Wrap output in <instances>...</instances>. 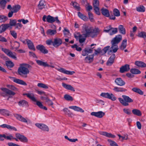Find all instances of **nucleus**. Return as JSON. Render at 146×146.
<instances>
[{"mask_svg": "<svg viewBox=\"0 0 146 146\" xmlns=\"http://www.w3.org/2000/svg\"><path fill=\"white\" fill-rule=\"evenodd\" d=\"M132 112L133 114L138 116H140L142 114L141 111L137 109H133L132 110Z\"/></svg>", "mask_w": 146, "mask_h": 146, "instance_id": "39", "label": "nucleus"}, {"mask_svg": "<svg viewBox=\"0 0 146 146\" xmlns=\"http://www.w3.org/2000/svg\"><path fill=\"white\" fill-rule=\"evenodd\" d=\"M46 102L47 103L48 105L52 107V106L53 104V103L51 100L48 99H46Z\"/></svg>", "mask_w": 146, "mask_h": 146, "instance_id": "63", "label": "nucleus"}, {"mask_svg": "<svg viewBox=\"0 0 146 146\" xmlns=\"http://www.w3.org/2000/svg\"><path fill=\"white\" fill-rule=\"evenodd\" d=\"M0 113L1 114L4 115H7L9 116L10 115V112L8 110L5 109H0Z\"/></svg>", "mask_w": 146, "mask_h": 146, "instance_id": "35", "label": "nucleus"}, {"mask_svg": "<svg viewBox=\"0 0 146 146\" xmlns=\"http://www.w3.org/2000/svg\"><path fill=\"white\" fill-rule=\"evenodd\" d=\"M64 99L67 101H72L73 100V98L72 97L68 94H65L64 96Z\"/></svg>", "mask_w": 146, "mask_h": 146, "instance_id": "51", "label": "nucleus"}, {"mask_svg": "<svg viewBox=\"0 0 146 146\" xmlns=\"http://www.w3.org/2000/svg\"><path fill=\"white\" fill-rule=\"evenodd\" d=\"M10 32L11 35L13 36V37L15 38H17V33L15 31H11Z\"/></svg>", "mask_w": 146, "mask_h": 146, "instance_id": "64", "label": "nucleus"}, {"mask_svg": "<svg viewBox=\"0 0 146 146\" xmlns=\"http://www.w3.org/2000/svg\"><path fill=\"white\" fill-rule=\"evenodd\" d=\"M7 87L9 89L14 91L17 90V88L12 85H7Z\"/></svg>", "mask_w": 146, "mask_h": 146, "instance_id": "58", "label": "nucleus"}, {"mask_svg": "<svg viewBox=\"0 0 146 146\" xmlns=\"http://www.w3.org/2000/svg\"><path fill=\"white\" fill-rule=\"evenodd\" d=\"M100 96L105 98L110 99L113 101H115L116 99V97L112 93L102 92L100 94Z\"/></svg>", "mask_w": 146, "mask_h": 146, "instance_id": "8", "label": "nucleus"}, {"mask_svg": "<svg viewBox=\"0 0 146 146\" xmlns=\"http://www.w3.org/2000/svg\"><path fill=\"white\" fill-rule=\"evenodd\" d=\"M115 83L118 86H122L124 85L125 82L121 78H116L115 80Z\"/></svg>", "mask_w": 146, "mask_h": 146, "instance_id": "18", "label": "nucleus"}, {"mask_svg": "<svg viewBox=\"0 0 146 146\" xmlns=\"http://www.w3.org/2000/svg\"><path fill=\"white\" fill-rule=\"evenodd\" d=\"M77 34H79V42L80 43H82L85 41L86 38H82V35L80 34L79 33H77Z\"/></svg>", "mask_w": 146, "mask_h": 146, "instance_id": "55", "label": "nucleus"}, {"mask_svg": "<svg viewBox=\"0 0 146 146\" xmlns=\"http://www.w3.org/2000/svg\"><path fill=\"white\" fill-rule=\"evenodd\" d=\"M46 21L50 23H52L56 21V22L60 24L61 22L58 19V17H56L54 18L50 15H48L46 18Z\"/></svg>", "mask_w": 146, "mask_h": 146, "instance_id": "10", "label": "nucleus"}, {"mask_svg": "<svg viewBox=\"0 0 146 146\" xmlns=\"http://www.w3.org/2000/svg\"><path fill=\"white\" fill-rule=\"evenodd\" d=\"M36 48L44 54H47L48 52V50L46 49L45 47L42 45L39 44L36 46Z\"/></svg>", "mask_w": 146, "mask_h": 146, "instance_id": "15", "label": "nucleus"}, {"mask_svg": "<svg viewBox=\"0 0 146 146\" xmlns=\"http://www.w3.org/2000/svg\"><path fill=\"white\" fill-rule=\"evenodd\" d=\"M7 55L8 56L14 59L17 60V57L15 56L16 54L15 52L13 53L11 51Z\"/></svg>", "mask_w": 146, "mask_h": 146, "instance_id": "50", "label": "nucleus"}, {"mask_svg": "<svg viewBox=\"0 0 146 146\" xmlns=\"http://www.w3.org/2000/svg\"><path fill=\"white\" fill-rule=\"evenodd\" d=\"M8 19V17L4 15H0V22L4 23Z\"/></svg>", "mask_w": 146, "mask_h": 146, "instance_id": "45", "label": "nucleus"}, {"mask_svg": "<svg viewBox=\"0 0 146 146\" xmlns=\"http://www.w3.org/2000/svg\"><path fill=\"white\" fill-rule=\"evenodd\" d=\"M127 45V40L126 39L123 40L120 46L121 50H123L126 48Z\"/></svg>", "mask_w": 146, "mask_h": 146, "instance_id": "31", "label": "nucleus"}, {"mask_svg": "<svg viewBox=\"0 0 146 146\" xmlns=\"http://www.w3.org/2000/svg\"><path fill=\"white\" fill-rule=\"evenodd\" d=\"M130 71L132 74H139L141 73L140 71L136 68H132Z\"/></svg>", "mask_w": 146, "mask_h": 146, "instance_id": "40", "label": "nucleus"}, {"mask_svg": "<svg viewBox=\"0 0 146 146\" xmlns=\"http://www.w3.org/2000/svg\"><path fill=\"white\" fill-rule=\"evenodd\" d=\"M7 1L5 0H0V7L3 9H4L6 4Z\"/></svg>", "mask_w": 146, "mask_h": 146, "instance_id": "42", "label": "nucleus"}, {"mask_svg": "<svg viewBox=\"0 0 146 146\" xmlns=\"http://www.w3.org/2000/svg\"><path fill=\"white\" fill-rule=\"evenodd\" d=\"M46 33L47 35H53L56 33V31L55 29H48Z\"/></svg>", "mask_w": 146, "mask_h": 146, "instance_id": "41", "label": "nucleus"}, {"mask_svg": "<svg viewBox=\"0 0 146 146\" xmlns=\"http://www.w3.org/2000/svg\"><path fill=\"white\" fill-rule=\"evenodd\" d=\"M95 52L94 54L97 55L99 53H101L102 54V50H101V48H98L97 50L95 49Z\"/></svg>", "mask_w": 146, "mask_h": 146, "instance_id": "60", "label": "nucleus"}, {"mask_svg": "<svg viewBox=\"0 0 146 146\" xmlns=\"http://www.w3.org/2000/svg\"><path fill=\"white\" fill-rule=\"evenodd\" d=\"M110 47V46H108L105 47L102 50V54H103L106 53L107 51L109 49Z\"/></svg>", "mask_w": 146, "mask_h": 146, "instance_id": "59", "label": "nucleus"}, {"mask_svg": "<svg viewBox=\"0 0 146 146\" xmlns=\"http://www.w3.org/2000/svg\"><path fill=\"white\" fill-rule=\"evenodd\" d=\"M26 40L29 48L30 50L35 51V47L32 41L28 39H26Z\"/></svg>", "mask_w": 146, "mask_h": 146, "instance_id": "19", "label": "nucleus"}, {"mask_svg": "<svg viewBox=\"0 0 146 146\" xmlns=\"http://www.w3.org/2000/svg\"><path fill=\"white\" fill-rule=\"evenodd\" d=\"M99 133L100 135L105 136L108 137L114 138L115 137V135H114L111 133H109L106 132L100 131H99Z\"/></svg>", "mask_w": 146, "mask_h": 146, "instance_id": "25", "label": "nucleus"}, {"mask_svg": "<svg viewBox=\"0 0 146 146\" xmlns=\"http://www.w3.org/2000/svg\"><path fill=\"white\" fill-rule=\"evenodd\" d=\"M99 3L98 0H94L93 3L94 7H98Z\"/></svg>", "mask_w": 146, "mask_h": 146, "instance_id": "61", "label": "nucleus"}, {"mask_svg": "<svg viewBox=\"0 0 146 146\" xmlns=\"http://www.w3.org/2000/svg\"><path fill=\"white\" fill-rule=\"evenodd\" d=\"M123 98H118V100L120 103L124 106H127L129 105V103H131L133 102V100L129 96L123 95L122 96Z\"/></svg>", "mask_w": 146, "mask_h": 146, "instance_id": "5", "label": "nucleus"}, {"mask_svg": "<svg viewBox=\"0 0 146 146\" xmlns=\"http://www.w3.org/2000/svg\"><path fill=\"white\" fill-rule=\"evenodd\" d=\"M13 115L17 119L21 122L26 123L27 124L31 123V121L30 119L27 118L26 119L20 115L14 114Z\"/></svg>", "mask_w": 146, "mask_h": 146, "instance_id": "7", "label": "nucleus"}, {"mask_svg": "<svg viewBox=\"0 0 146 146\" xmlns=\"http://www.w3.org/2000/svg\"><path fill=\"white\" fill-rule=\"evenodd\" d=\"M94 48V47H88L85 48L82 51V55L85 56L88 55L89 54L92 53L93 52V49Z\"/></svg>", "mask_w": 146, "mask_h": 146, "instance_id": "11", "label": "nucleus"}, {"mask_svg": "<svg viewBox=\"0 0 146 146\" xmlns=\"http://www.w3.org/2000/svg\"><path fill=\"white\" fill-rule=\"evenodd\" d=\"M69 108L73 109L75 111H80L82 113L84 112V110L82 108L76 106H70L69 107Z\"/></svg>", "mask_w": 146, "mask_h": 146, "instance_id": "27", "label": "nucleus"}, {"mask_svg": "<svg viewBox=\"0 0 146 146\" xmlns=\"http://www.w3.org/2000/svg\"><path fill=\"white\" fill-rule=\"evenodd\" d=\"M132 90L134 92L137 93L141 95H143V92L140 89L137 88H133L132 89Z\"/></svg>", "mask_w": 146, "mask_h": 146, "instance_id": "36", "label": "nucleus"}, {"mask_svg": "<svg viewBox=\"0 0 146 146\" xmlns=\"http://www.w3.org/2000/svg\"><path fill=\"white\" fill-rule=\"evenodd\" d=\"M122 39V36L121 35H118L113 38L111 41V46L110 48L111 49L110 50V52L115 53L118 50L117 44L120 42Z\"/></svg>", "mask_w": 146, "mask_h": 146, "instance_id": "3", "label": "nucleus"}, {"mask_svg": "<svg viewBox=\"0 0 146 146\" xmlns=\"http://www.w3.org/2000/svg\"><path fill=\"white\" fill-rule=\"evenodd\" d=\"M58 70L63 73L69 75H72L75 73L74 71L67 70L63 68L58 69Z\"/></svg>", "mask_w": 146, "mask_h": 146, "instance_id": "22", "label": "nucleus"}, {"mask_svg": "<svg viewBox=\"0 0 146 146\" xmlns=\"http://www.w3.org/2000/svg\"><path fill=\"white\" fill-rule=\"evenodd\" d=\"M91 115H92L100 118L104 116L105 115V113L102 111H100L98 112H92L91 113Z\"/></svg>", "mask_w": 146, "mask_h": 146, "instance_id": "16", "label": "nucleus"}, {"mask_svg": "<svg viewBox=\"0 0 146 146\" xmlns=\"http://www.w3.org/2000/svg\"><path fill=\"white\" fill-rule=\"evenodd\" d=\"M11 80L13 81L14 82L20 84L24 86H27V83L23 80L17 79L15 77H9Z\"/></svg>", "mask_w": 146, "mask_h": 146, "instance_id": "13", "label": "nucleus"}, {"mask_svg": "<svg viewBox=\"0 0 146 146\" xmlns=\"http://www.w3.org/2000/svg\"><path fill=\"white\" fill-rule=\"evenodd\" d=\"M18 104L20 106H29L28 102L24 100H22L19 101L18 102Z\"/></svg>", "mask_w": 146, "mask_h": 146, "instance_id": "29", "label": "nucleus"}, {"mask_svg": "<svg viewBox=\"0 0 146 146\" xmlns=\"http://www.w3.org/2000/svg\"><path fill=\"white\" fill-rule=\"evenodd\" d=\"M44 2L43 1H40L39 4L38 5V7L39 9H42L44 8Z\"/></svg>", "mask_w": 146, "mask_h": 146, "instance_id": "46", "label": "nucleus"}, {"mask_svg": "<svg viewBox=\"0 0 146 146\" xmlns=\"http://www.w3.org/2000/svg\"><path fill=\"white\" fill-rule=\"evenodd\" d=\"M115 58V55L114 54H113L109 58L107 63V66H110L114 62V60Z\"/></svg>", "mask_w": 146, "mask_h": 146, "instance_id": "17", "label": "nucleus"}, {"mask_svg": "<svg viewBox=\"0 0 146 146\" xmlns=\"http://www.w3.org/2000/svg\"><path fill=\"white\" fill-rule=\"evenodd\" d=\"M62 86L66 89L70 90L73 92L75 91V90L74 88L71 85L68 84L64 83H62Z\"/></svg>", "mask_w": 146, "mask_h": 146, "instance_id": "26", "label": "nucleus"}, {"mask_svg": "<svg viewBox=\"0 0 146 146\" xmlns=\"http://www.w3.org/2000/svg\"><path fill=\"white\" fill-rule=\"evenodd\" d=\"M0 89L2 91L0 92V95L4 97H5L8 95L13 96L15 94V92L8 88H2Z\"/></svg>", "mask_w": 146, "mask_h": 146, "instance_id": "6", "label": "nucleus"}, {"mask_svg": "<svg viewBox=\"0 0 146 146\" xmlns=\"http://www.w3.org/2000/svg\"><path fill=\"white\" fill-rule=\"evenodd\" d=\"M102 14L104 16L108 17L110 16V13L109 10L107 9L103 8L101 9Z\"/></svg>", "mask_w": 146, "mask_h": 146, "instance_id": "28", "label": "nucleus"}, {"mask_svg": "<svg viewBox=\"0 0 146 146\" xmlns=\"http://www.w3.org/2000/svg\"><path fill=\"white\" fill-rule=\"evenodd\" d=\"M108 141L110 143L111 146H119L114 141H112L110 139H108Z\"/></svg>", "mask_w": 146, "mask_h": 146, "instance_id": "54", "label": "nucleus"}, {"mask_svg": "<svg viewBox=\"0 0 146 146\" xmlns=\"http://www.w3.org/2000/svg\"><path fill=\"white\" fill-rule=\"evenodd\" d=\"M137 11L140 12H143L145 11V8L143 5H140L139 7H137Z\"/></svg>", "mask_w": 146, "mask_h": 146, "instance_id": "44", "label": "nucleus"}, {"mask_svg": "<svg viewBox=\"0 0 146 146\" xmlns=\"http://www.w3.org/2000/svg\"><path fill=\"white\" fill-rule=\"evenodd\" d=\"M31 67L30 65L26 63L20 64L17 70V74L21 77L27 78V75L30 72L28 68Z\"/></svg>", "mask_w": 146, "mask_h": 146, "instance_id": "2", "label": "nucleus"}, {"mask_svg": "<svg viewBox=\"0 0 146 146\" xmlns=\"http://www.w3.org/2000/svg\"><path fill=\"white\" fill-rule=\"evenodd\" d=\"M15 136L16 138H14L11 135L8 136H6L4 134H0V141H3L4 140V139H5L9 140L14 139L17 141H18L19 139L23 143H27L28 141V139L27 137L19 133H17L15 134Z\"/></svg>", "mask_w": 146, "mask_h": 146, "instance_id": "1", "label": "nucleus"}, {"mask_svg": "<svg viewBox=\"0 0 146 146\" xmlns=\"http://www.w3.org/2000/svg\"><path fill=\"white\" fill-rule=\"evenodd\" d=\"M35 125L38 128L44 131H49V129L48 127L44 124L36 123Z\"/></svg>", "mask_w": 146, "mask_h": 146, "instance_id": "14", "label": "nucleus"}, {"mask_svg": "<svg viewBox=\"0 0 146 146\" xmlns=\"http://www.w3.org/2000/svg\"><path fill=\"white\" fill-rule=\"evenodd\" d=\"M118 29L120 33L123 35H125L126 33V30L124 26L121 25L119 26Z\"/></svg>", "mask_w": 146, "mask_h": 146, "instance_id": "30", "label": "nucleus"}, {"mask_svg": "<svg viewBox=\"0 0 146 146\" xmlns=\"http://www.w3.org/2000/svg\"><path fill=\"white\" fill-rule=\"evenodd\" d=\"M99 32V29L98 28H96L94 29H92V32L90 34V36L93 38L96 36Z\"/></svg>", "mask_w": 146, "mask_h": 146, "instance_id": "23", "label": "nucleus"}, {"mask_svg": "<svg viewBox=\"0 0 146 146\" xmlns=\"http://www.w3.org/2000/svg\"><path fill=\"white\" fill-rule=\"evenodd\" d=\"M129 69V65L128 64H126L120 68L119 71L121 73H123L125 72L128 71Z\"/></svg>", "mask_w": 146, "mask_h": 146, "instance_id": "20", "label": "nucleus"}, {"mask_svg": "<svg viewBox=\"0 0 146 146\" xmlns=\"http://www.w3.org/2000/svg\"><path fill=\"white\" fill-rule=\"evenodd\" d=\"M24 95H26L27 97L31 99L33 101L36 102V105L41 109H44L45 110H47V108L43 106L42 103L39 101H37L34 95L32 93H25L23 94Z\"/></svg>", "mask_w": 146, "mask_h": 146, "instance_id": "4", "label": "nucleus"}, {"mask_svg": "<svg viewBox=\"0 0 146 146\" xmlns=\"http://www.w3.org/2000/svg\"><path fill=\"white\" fill-rule=\"evenodd\" d=\"M78 16L83 20L87 21L88 20V17L81 13L78 12Z\"/></svg>", "mask_w": 146, "mask_h": 146, "instance_id": "38", "label": "nucleus"}, {"mask_svg": "<svg viewBox=\"0 0 146 146\" xmlns=\"http://www.w3.org/2000/svg\"><path fill=\"white\" fill-rule=\"evenodd\" d=\"M36 61L37 64L39 66H43L44 67H46V66H48V64L46 62H44L39 60H36Z\"/></svg>", "mask_w": 146, "mask_h": 146, "instance_id": "32", "label": "nucleus"}, {"mask_svg": "<svg viewBox=\"0 0 146 146\" xmlns=\"http://www.w3.org/2000/svg\"><path fill=\"white\" fill-rule=\"evenodd\" d=\"M10 27L9 24H3L0 26V34L5 31L6 30Z\"/></svg>", "mask_w": 146, "mask_h": 146, "instance_id": "24", "label": "nucleus"}, {"mask_svg": "<svg viewBox=\"0 0 146 146\" xmlns=\"http://www.w3.org/2000/svg\"><path fill=\"white\" fill-rule=\"evenodd\" d=\"M89 18L91 22H94V19L93 18V15L92 13L89 11L88 12Z\"/></svg>", "mask_w": 146, "mask_h": 146, "instance_id": "56", "label": "nucleus"}, {"mask_svg": "<svg viewBox=\"0 0 146 146\" xmlns=\"http://www.w3.org/2000/svg\"><path fill=\"white\" fill-rule=\"evenodd\" d=\"M62 43V41L61 38L56 37L54 39L53 46L55 48H58Z\"/></svg>", "mask_w": 146, "mask_h": 146, "instance_id": "12", "label": "nucleus"}, {"mask_svg": "<svg viewBox=\"0 0 146 146\" xmlns=\"http://www.w3.org/2000/svg\"><path fill=\"white\" fill-rule=\"evenodd\" d=\"M37 86L40 88H42L45 89H48V86L44 84L41 83H38L37 84Z\"/></svg>", "mask_w": 146, "mask_h": 146, "instance_id": "57", "label": "nucleus"}, {"mask_svg": "<svg viewBox=\"0 0 146 146\" xmlns=\"http://www.w3.org/2000/svg\"><path fill=\"white\" fill-rule=\"evenodd\" d=\"M5 64L8 68H12L14 66V63L11 61H6Z\"/></svg>", "mask_w": 146, "mask_h": 146, "instance_id": "43", "label": "nucleus"}, {"mask_svg": "<svg viewBox=\"0 0 146 146\" xmlns=\"http://www.w3.org/2000/svg\"><path fill=\"white\" fill-rule=\"evenodd\" d=\"M135 64L141 67H146V64L144 62L139 61H137L135 62Z\"/></svg>", "mask_w": 146, "mask_h": 146, "instance_id": "34", "label": "nucleus"}, {"mask_svg": "<svg viewBox=\"0 0 146 146\" xmlns=\"http://www.w3.org/2000/svg\"><path fill=\"white\" fill-rule=\"evenodd\" d=\"M92 30V29L91 27L88 26L85 27L83 29V32L84 34L83 35L85 37H90Z\"/></svg>", "mask_w": 146, "mask_h": 146, "instance_id": "9", "label": "nucleus"}, {"mask_svg": "<svg viewBox=\"0 0 146 146\" xmlns=\"http://www.w3.org/2000/svg\"><path fill=\"white\" fill-rule=\"evenodd\" d=\"M113 12L115 16L119 17L120 16V12L118 9L116 8L114 9Z\"/></svg>", "mask_w": 146, "mask_h": 146, "instance_id": "53", "label": "nucleus"}, {"mask_svg": "<svg viewBox=\"0 0 146 146\" xmlns=\"http://www.w3.org/2000/svg\"><path fill=\"white\" fill-rule=\"evenodd\" d=\"M94 54L88 55L85 58L84 60L86 62L90 63L94 60Z\"/></svg>", "mask_w": 146, "mask_h": 146, "instance_id": "21", "label": "nucleus"}, {"mask_svg": "<svg viewBox=\"0 0 146 146\" xmlns=\"http://www.w3.org/2000/svg\"><path fill=\"white\" fill-rule=\"evenodd\" d=\"M123 110L125 113L127 115H130L131 114V111L129 109L124 108Z\"/></svg>", "mask_w": 146, "mask_h": 146, "instance_id": "62", "label": "nucleus"}, {"mask_svg": "<svg viewBox=\"0 0 146 146\" xmlns=\"http://www.w3.org/2000/svg\"><path fill=\"white\" fill-rule=\"evenodd\" d=\"M113 90L116 92H124L127 90L126 89L116 86L115 87Z\"/></svg>", "mask_w": 146, "mask_h": 146, "instance_id": "33", "label": "nucleus"}, {"mask_svg": "<svg viewBox=\"0 0 146 146\" xmlns=\"http://www.w3.org/2000/svg\"><path fill=\"white\" fill-rule=\"evenodd\" d=\"M111 29L110 31L109 32L110 35H111L115 34L117 32V28H113L112 27V29Z\"/></svg>", "mask_w": 146, "mask_h": 146, "instance_id": "47", "label": "nucleus"}, {"mask_svg": "<svg viewBox=\"0 0 146 146\" xmlns=\"http://www.w3.org/2000/svg\"><path fill=\"white\" fill-rule=\"evenodd\" d=\"M138 36L145 39L146 38V33L143 31L141 32L138 33Z\"/></svg>", "mask_w": 146, "mask_h": 146, "instance_id": "49", "label": "nucleus"}, {"mask_svg": "<svg viewBox=\"0 0 146 146\" xmlns=\"http://www.w3.org/2000/svg\"><path fill=\"white\" fill-rule=\"evenodd\" d=\"M72 5L75 9L78 11H79L80 10V7L79 6V5L77 2H73Z\"/></svg>", "mask_w": 146, "mask_h": 146, "instance_id": "52", "label": "nucleus"}, {"mask_svg": "<svg viewBox=\"0 0 146 146\" xmlns=\"http://www.w3.org/2000/svg\"><path fill=\"white\" fill-rule=\"evenodd\" d=\"M17 21L16 19H10L9 24L10 26H15L16 24Z\"/></svg>", "mask_w": 146, "mask_h": 146, "instance_id": "48", "label": "nucleus"}, {"mask_svg": "<svg viewBox=\"0 0 146 146\" xmlns=\"http://www.w3.org/2000/svg\"><path fill=\"white\" fill-rule=\"evenodd\" d=\"M21 9V6L18 4L15 5L12 7V10L14 13H16L19 11Z\"/></svg>", "mask_w": 146, "mask_h": 146, "instance_id": "37", "label": "nucleus"}]
</instances>
